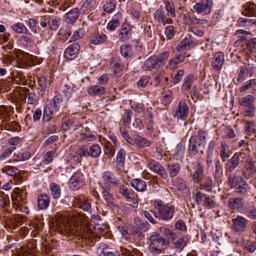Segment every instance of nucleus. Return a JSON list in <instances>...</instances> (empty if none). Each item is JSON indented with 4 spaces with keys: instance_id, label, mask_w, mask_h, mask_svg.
Wrapping results in <instances>:
<instances>
[{
    "instance_id": "f257e3e1",
    "label": "nucleus",
    "mask_w": 256,
    "mask_h": 256,
    "mask_svg": "<svg viewBox=\"0 0 256 256\" xmlns=\"http://www.w3.org/2000/svg\"><path fill=\"white\" fill-rule=\"evenodd\" d=\"M50 226L54 231H58L60 234H70V237L74 236L78 240L86 238L84 230L72 226L68 220L60 214H56L52 218Z\"/></svg>"
},
{
    "instance_id": "f03ea898",
    "label": "nucleus",
    "mask_w": 256,
    "mask_h": 256,
    "mask_svg": "<svg viewBox=\"0 0 256 256\" xmlns=\"http://www.w3.org/2000/svg\"><path fill=\"white\" fill-rule=\"evenodd\" d=\"M147 240L149 244L148 250L154 256L162 252V250L158 246H156V243L160 244L162 246L168 247L169 246V240L160 236V234L156 232H154L148 234Z\"/></svg>"
},
{
    "instance_id": "7ed1b4c3",
    "label": "nucleus",
    "mask_w": 256,
    "mask_h": 256,
    "mask_svg": "<svg viewBox=\"0 0 256 256\" xmlns=\"http://www.w3.org/2000/svg\"><path fill=\"white\" fill-rule=\"evenodd\" d=\"M154 208L158 211V213L154 212L156 218L160 217L164 220H168L173 216L174 206L162 204L159 200L154 201Z\"/></svg>"
},
{
    "instance_id": "20e7f679",
    "label": "nucleus",
    "mask_w": 256,
    "mask_h": 256,
    "mask_svg": "<svg viewBox=\"0 0 256 256\" xmlns=\"http://www.w3.org/2000/svg\"><path fill=\"white\" fill-rule=\"evenodd\" d=\"M26 196L22 192H14L11 196L13 208L17 212L28 214V210L26 205Z\"/></svg>"
},
{
    "instance_id": "39448f33",
    "label": "nucleus",
    "mask_w": 256,
    "mask_h": 256,
    "mask_svg": "<svg viewBox=\"0 0 256 256\" xmlns=\"http://www.w3.org/2000/svg\"><path fill=\"white\" fill-rule=\"evenodd\" d=\"M118 179L113 173L110 171H106L102 175L101 186L108 193L112 186H116L118 184Z\"/></svg>"
},
{
    "instance_id": "423d86ee",
    "label": "nucleus",
    "mask_w": 256,
    "mask_h": 256,
    "mask_svg": "<svg viewBox=\"0 0 256 256\" xmlns=\"http://www.w3.org/2000/svg\"><path fill=\"white\" fill-rule=\"evenodd\" d=\"M255 98L254 96L248 94L239 100V104L240 106L246 107L248 110L246 111V115L248 117L254 116L256 108L254 106Z\"/></svg>"
},
{
    "instance_id": "0eeeda50",
    "label": "nucleus",
    "mask_w": 256,
    "mask_h": 256,
    "mask_svg": "<svg viewBox=\"0 0 256 256\" xmlns=\"http://www.w3.org/2000/svg\"><path fill=\"white\" fill-rule=\"evenodd\" d=\"M228 184L232 188H236L240 192H246L248 188V184L241 176L231 174L228 178Z\"/></svg>"
},
{
    "instance_id": "6e6552de",
    "label": "nucleus",
    "mask_w": 256,
    "mask_h": 256,
    "mask_svg": "<svg viewBox=\"0 0 256 256\" xmlns=\"http://www.w3.org/2000/svg\"><path fill=\"white\" fill-rule=\"evenodd\" d=\"M212 0H202L193 6V8L198 14L204 13V14H209L211 12L212 6Z\"/></svg>"
},
{
    "instance_id": "1a4fd4ad",
    "label": "nucleus",
    "mask_w": 256,
    "mask_h": 256,
    "mask_svg": "<svg viewBox=\"0 0 256 256\" xmlns=\"http://www.w3.org/2000/svg\"><path fill=\"white\" fill-rule=\"evenodd\" d=\"M232 228L236 232H244L248 220L242 216H237L232 219Z\"/></svg>"
},
{
    "instance_id": "9d476101",
    "label": "nucleus",
    "mask_w": 256,
    "mask_h": 256,
    "mask_svg": "<svg viewBox=\"0 0 256 256\" xmlns=\"http://www.w3.org/2000/svg\"><path fill=\"white\" fill-rule=\"evenodd\" d=\"M83 175L80 172H76L70 178L69 185L74 190H78L84 184Z\"/></svg>"
},
{
    "instance_id": "9b49d317",
    "label": "nucleus",
    "mask_w": 256,
    "mask_h": 256,
    "mask_svg": "<svg viewBox=\"0 0 256 256\" xmlns=\"http://www.w3.org/2000/svg\"><path fill=\"white\" fill-rule=\"evenodd\" d=\"M256 173V168L254 166V160L249 158L246 160V164L242 171L243 176L246 179L250 178Z\"/></svg>"
},
{
    "instance_id": "f8f14e48",
    "label": "nucleus",
    "mask_w": 256,
    "mask_h": 256,
    "mask_svg": "<svg viewBox=\"0 0 256 256\" xmlns=\"http://www.w3.org/2000/svg\"><path fill=\"white\" fill-rule=\"evenodd\" d=\"M224 61V54L221 52H217L213 56L212 66L214 70H220L222 68Z\"/></svg>"
},
{
    "instance_id": "ddd939ff",
    "label": "nucleus",
    "mask_w": 256,
    "mask_h": 256,
    "mask_svg": "<svg viewBox=\"0 0 256 256\" xmlns=\"http://www.w3.org/2000/svg\"><path fill=\"white\" fill-rule=\"evenodd\" d=\"M80 46L78 43H74L68 46L64 51V58L68 60L75 58L79 53Z\"/></svg>"
},
{
    "instance_id": "4468645a",
    "label": "nucleus",
    "mask_w": 256,
    "mask_h": 256,
    "mask_svg": "<svg viewBox=\"0 0 256 256\" xmlns=\"http://www.w3.org/2000/svg\"><path fill=\"white\" fill-rule=\"evenodd\" d=\"M188 108L184 102H180L174 116L178 118L184 120L188 117Z\"/></svg>"
},
{
    "instance_id": "2eb2a0df",
    "label": "nucleus",
    "mask_w": 256,
    "mask_h": 256,
    "mask_svg": "<svg viewBox=\"0 0 256 256\" xmlns=\"http://www.w3.org/2000/svg\"><path fill=\"white\" fill-rule=\"evenodd\" d=\"M154 18L156 20L160 22L164 26L167 24H172V20L168 18L164 11L162 10H158L154 14Z\"/></svg>"
},
{
    "instance_id": "dca6fc26",
    "label": "nucleus",
    "mask_w": 256,
    "mask_h": 256,
    "mask_svg": "<svg viewBox=\"0 0 256 256\" xmlns=\"http://www.w3.org/2000/svg\"><path fill=\"white\" fill-rule=\"evenodd\" d=\"M148 166L152 170L160 174L163 178H167V173L164 168L158 162L155 161L150 162L148 164Z\"/></svg>"
},
{
    "instance_id": "f3484780",
    "label": "nucleus",
    "mask_w": 256,
    "mask_h": 256,
    "mask_svg": "<svg viewBox=\"0 0 256 256\" xmlns=\"http://www.w3.org/2000/svg\"><path fill=\"white\" fill-rule=\"evenodd\" d=\"M33 60V56L28 54H20L18 56V67L24 68Z\"/></svg>"
},
{
    "instance_id": "a211bd4d",
    "label": "nucleus",
    "mask_w": 256,
    "mask_h": 256,
    "mask_svg": "<svg viewBox=\"0 0 256 256\" xmlns=\"http://www.w3.org/2000/svg\"><path fill=\"white\" fill-rule=\"evenodd\" d=\"M79 12L78 8H73L64 14V19L68 24H73L78 18Z\"/></svg>"
},
{
    "instance_id": "6ab92c4d",
    "label": "nucleus",
    "mask_w": 256,
    "mask_h": 256,
    "mask_svg": "<svg viewBox=\"0 0 256 256\" xmlns=\"http://www.w3.org/2000/svg\"><path fill=\"white\" fill-rule=\"evenodd\" d=\"M131 31L132 29L130 24L126 22L123 23L120 30V40L124 41L128 39L131 34Z\"/></svg>"
},
{
    "instance_id": "aec40b11",
    "label": "nucleus",
    "mask_w": 256,
    "mask_h": 256,
    "mask_svg": "<svg viewBox=\"0 0 256 256\" xmlns=\"http://www.w3.org/2000/svg\"><path fill=\"white\" fill-rule=\"evenodd\" d=\"M194 165L196 171L192 174V180L194 182L199 183L200 182V177L204 173V168L199 161H196Z\"/></svg>"
},
{
    "instance_id": "412c9836",
    "label": "nucleus",
    "mask_w": 256,
    "mask_h": 256,
    "mask_svg": "<svg viewBox=\"0 0 256 256\" xmlns=\"http://www.w3.org/2000/svg\"><path fill=\"white\" fill-rule=\"evenodd\" d=\"M132 186L138 192H144L146 190V182L140 179H133L130 182Z\"/></svg>"
},
{
    "instance_id": "4be33fe9",
    "label": "nucleus",
    "mask_w": 256,
    "mask_h": 256,
    "mask_svg": "<svg viewBox=\"0 0 256 256\" xmlns=\"http://www.w3.org/2000/svg\"><path fill=\"white\" fill-rule=\"evenodd\" d=\"M50 204V198L46 194H42L38 197V206L39 209L44 210L48 207Z\"/></svg>"
},
{
    "instance_id": "5701e85b",
    "label": "nucleus",
    "mask_w": 256,
    "mask_h": 256,
    "mask_svg": "<svg viewBox=\"0 0 256 256\" xmlns=\"http://www.w3.org/2000/svg\"><path fill=\"white\" fill-rule=\"evenodd\" d=\"M228 207L232 210H238L243 207L242 199L240 198H232L228 201Z\"/></svg>"
},
{
    "instance_id": "b1692460",
    "label": "nucleus",
    "mask_w": 256,
    "mask_h": 256,
    "mask_svg": "<svg viewBox=\"0 0 256 256\" xmlns=\"http://www.w3.org/2000/svg\"><path fill=\"white\" fill-rule=\"evenodd\" d=\"M155 57L156 64L158 68L162 66L166 62L168 56L169 52H165L159 54L158 56H154Z\"/></svg>"
},
{
    "instance_id": "393cba45",
    "label": "nucleus",
    "mask_w": 256,
    "mask_h": 256,
    "mask_svg": "<svg viewBox=\"0 0 256 256\" xmlns=\"http://www.w3.org/2000/svg\"><path fill=\"white\" fill-rule=\"evenodd\" d=\"M200 146L199 144L197 142V140L195 137H192L189 140V154L191 156H194L198 153V148Z\"/></svg>"
},
{
    "instance_id": "a878e982",
    "label": "nucleus",
    "mask_w": 256,
    "mask_h": 256,
    "mask_svg": "<svg viewBox=\"0 0 256 256\" xmlns=\"http://www.w3.org/2000/svg\"><path fill=\"white\" fill-rule=\"evenodd\" d=\"M88 92L90 96H101L104 92V88L102 86H90L88 90Z\"/></svg>"
},
{
    "instance_id": "bb28decb",
    "label": "nucleus",
    "mask_w": 256,
    "mask_h": 256,
    "mask_svg": "<svg viewBox=\"0 0 256 256\" xmlns=\"http://www.w3.org/2000/svg\"><path fill=\"white\" fill-rule=\"evenodd\" d=\"M207 196L198 189H196L192 192V198L196 200L198 204H200L202 203L204 204Z\"/></svg>"
},
{
    "instance_id": "cd10ccee",
    "label": "nucleus",
    "mask_w": 256,
    "mask_h": 256,
    "mask_svg": "<svg viewBox=\"0 0 256 256\" xmlns=\"http://www.w3.org/2000/svg\"><path fill=\"white\" fill-rule=\"evenodd\" d=\"M155 60L154 56L148 58L144 62L143 68L146 70L158 68Z\"/></svg>"
},
{
    "instance_id": "c85d7f7f",
    "label": "nucleus",
    "mask_w": 256,
    "mask_h": 256,
    "mask_svg": "<svg viewBox=\"0 0 256 256\" xmlns=\"http://www.w3.org/2000/svg\"><path fill=\"white\" fill-rule=\"evenodd\" d=\"M106 38L105 34H94L90 38V44L98 45L104 43Z\"/></svg>"
},
{
    "instance_id": "c756f323",
    "label": "nucleus",
    "mask_w": 256,
    "mask_h": 256,
    "mask_svg": "<svg viewBox=\"0 0 256 256\" xmlns=\"http://www.w3.org/2000/svg\"><path fill=\"white\" fill-rule=\"evenodd\" d=\"M52 101L53 106L56 110H59V108L61 107H62V109L66 108V104H64L62 98L60 94H58L56 96H55L52 98Z\"/></svg>"
},
{
    "instance_id": "7c9ffc66",
    "label": "nucleus",
    "mask_w": 256,
    "mask_h": 256,
    "mask_svg": "<svg viewBox=\"0 0 256 256\" xmlns=\"http://www.w3.org/2000/svg\"><path fill=\"white\" fill-rule=\"evenodd\" d=\"M220 156L222 161L225 162L230 156L229 146L225 142H222L220 149Z\"/></svg>"
},
{
    "instance_id": "2f4dec72",
    "label": "nucleus",
    "mask_w": 256,
    "mask_h": 256,
    "mask_svg": "<svg viewBox=\"0 0 256 256\" xmlns=\"http://www.w3.org/2000/svg\"><path fill=\"white\" fill-rule=\"evenodd\" d=\"M194 82V76L192 74L187 76L184 79L183 84L182 86V91L188 90L192 86Z\"/></svg>"
},
{
    "instance_id": "473e14b6",
    "label": "nucleus",
    "mask_w": 256,
    "mask_h": 256,
    "mask_svg": "<svg viewBox=\"0 0 256 256\" xmlns=\"http://www.w3.org/2000/svg\"><path fill=\"white\" fill-rule=\"evenodd\" d=\"M245 44L244 50H246V54H250L252 52L253 50L256 48V38L250 39L246 41Z\"/></svg>"
},
{
    "instance_id": "72a5a7b5",
    "label": "nucleus",
    "mask_w": 256,
    "mask_h": 256,
    "mask_svg": "<svg viewBox=\"0 0 256 256\" xmlns=\"http://www.w3.org/2000/svg\"><path fill=\"white\" fill-rule=\"evenodd\" d=\"M192 43L190 36L185 38L176 47V50L178 52L182 51L185 50L187 46H190Z\"/></svg>"
},
{
    "instance_id": "f704fd0d",
    "label": "nucleus",
    "mask_w": 256,
    "mask_h": 256,
    "mask_svg": "<svg viewBox=\"0 0 256 256\" xmlns=\"http://www.w3.org/2000/svg\"><path fill=\"white\" fill-rule=\"evenodd\" d=\"M101 153V148L98 144H95L92 146L88 150V156L94 158H98Z\"/></svg>"
},
{
    "instance_id": "c9c22d12",
    "label": "nucleus",
    "mask_w": 256,
    "mask_h": 256,
    "mask_svg": "<svg viewBox=\"0 0 256 256\" xmlns=\"http://www.w3.org/2000/svg\"><path fill=\"white\" fill-rule=\"evenodd\" d=\"M240 158L236 154H234L233 156L230 158L228 163V164L227 170L230 171L234 170L239 164Z\"/></svg>"
},
{
    "instance_id": "e433bc0d",
    "label": "nucleus",
    "mask_w": 256,
    "mask_h": 256,
    "mask_svg": "<svg viewBox=\"0 0 256 256\" xmlns=\"http://www.w3.org/2000/svg\"><path fill=\"white\" fill-rule=\"evenodd\" d=\"M14 82L20 85H26V76L22 72H18L13 78Z\"/></svg>"
},
{
    "instance_id": "4c0bfd02",
    "label": "nucleus",
    "mask_w": 256,
    "mask_h": 256,
    "mask_svg": "<svg viewBox=\"0 0 256 256\" xmlns=\"http://www.w3.org/2000/svg\"><path fill=\"white\" fill-rule=\"evenodd\" d=\"M256 85V78L250 80L245 82L240 88L239 90L240 92H244Z\"/></svg>"
},
{
    "instance_id": "58836bf2",
    "label": "nucleus",
    "mask_w": 256,
    "mask_h": 256,
    "mask_svg": "<svg viewBox=\"0 0 256 256\" xmlns=\"http://www.w3.org/2000/svg\"><path fill=\"white\" fill-rule=\"evenodd\" d=\"M2 173H6L9 176H14L19 173V170L13 166H5L2 169Z\"/></svg>"
},
{
    "instance_id": "ea45409f",
    "label": "nucleus",
    "mask_w": 256,
    "mask_h": 256,
    "mask_svg": "<svg viewBox=\"0 0 256 256\" xmlns=\"http://www.w3.org/2000/svg\"><path fill=\"white\" fill-rule=\"evenodd\" d=\"M197 140V142L199 144L200 146H204L208 138V134L206 132L204 131H200L198 132V136L195 138Z\"/></svg>"
},
{
    "instance_id": "a19ab883",
    "label": "nucleus",
    "mask_w": 256,
    "mask_h": 256,
    "mask_svg": "<svg viewBox=\"0 0 256 256\" xmlns=\"http://www.w3.org/2000/svg\"><path fill=\"white\" fill-rule=\"evenodd\" d=\"M12 30L18 34H24L28 30L26 26L22 23L18 22L13 24L12 26Z\"/></svg>"
},
{
    "instance_id": "79ce46f5",
    "label": "nucleus",
    "mask_w": 256,
    "mask_h": 256,
    "mask_svg": "<svg viewBox=\"0 0 256 256\" xmlns=\"http://www.w3.org/2000/svg\"><path fill=\"white\" fill-rule=\"evenodd\" d=\"M135 144L138 146L142 148L148 146L150 144V142L148 140L139 136H135Z\"/></svg>"
},
{
    "instance_id": "37998d69",
    "label": "nucleus",
    "mask_w": 256,
    "mask_h": 256,
    "mask_svg": "<svg viewBox=\"0 0 256 256\" xmlns=\"http://www.w3.org/2000/svg\"><path fill=\"white\" fill-rule=\"evenodd\" d=\"M188 241V238L185 236H183L174 242V247L179 251H182L186 246Z\"/></svg>"
},
{
    "instance_id": "c03bdc74",
    "label": "nucleus",
    "mask_w": 256,
    "mask_h": 256,
    "mask_svg": "<svg viewBox=\"0 0 256 256\" xmlns=\"http://www.w3.org/2000/svg\"><path fill=\"white\" fill-rule=\"evenodd\" d=\"M50 188L53 198L56 199L59 198L60 196V188L58 185L52 182L50 184Z\"/></svg>"
},
{
    "instance_id": "a18cd8bd",
    "label": "nucleus",
    "mask_w": 256,
    "mask_h": 256,
    "mask_svg": "<svg viewBox=\"0 0 256 256\" xmlns=\"http://www.w3.org/2000/svg\"><path fill=\"white\" fill-rule=\"evenodd\" d=\"M16 162L25 161L28 160L31 156V154L28 151H24L19 152L18 154H15Z\"/></svg>"
},
{
    "instance_id": "49530a36",
    "label": "nucleus",
    "mask_w": 256,
    "mask_h": 256,
    "mask_svg": "<svg viewBox=\"0 0 256 256\" xmlns=\"http://www.w3.org/2000/svg\"><path fill=\"white\" fill-rule=\"evenodd\" d=\"M125 151L123 149L120 150L116 156V164L120 168L124 166L125 160Z\"/></svg>"
},
{
    "instance_id": "de8ad7c7",
    "label": "nucleus",
    "mask_w": 256,
    "mask_h": 256,
    "mask_svg": "<svg viewBox=\"0 0 256 256\" xmlns=\"http://www.w3.org/2000/svg\"><path fill=\"white\" fill-rule=\"evenodd\" d=\"M60 20L56 18H50L48 22V24L50 30H56L60 26Z\"/></svg>"
},
{
    "instance_id": "09e8293b",
    "label": "nucleus",
    "mask_w": 256,
    "mask_h": 256,
    "mask_svg": "<svg viewBox=\"0 0 256 256\" xmlns=\"http://www.w3.org/2000/svg\"><path fill=\"white\" fill-rule=\"evenodd\" d=\"M120 52L124 57H130L132 55L131 46L128 44H124L120 47Z\"/></svg>"
},
{
    "instance_id": "8fccbe9b",
    "label": "nucleus",
    "mask_w": 256,
    "mask_h": 256,
    "mask_svg": "<svg viewBox=\"0 0 256 256\" xmlns=\"http://www.w3.org/2000/svg\"><path fill=\"white\" fill-rule=\"evenodd\" d=\"M54 150H50L46 152L42 157V162L44 164H48L51 162L55 156Z\"/></svg>"
},
{
    "instance_id": "3c124183",
    "label": "nucleus",
    "mask_w": 256,
    "mask_h": 256,
    "mask_svg": "<svg viewBox=\"0 0 256 256\" xmlns=\"http://www.w3.org/2000/svg\"><path fill=\"white\" fill-rule=\"evenodd\" d=\"M180 166L178 164H170L168 166L169 174L171 177H174L177 175L180 171Z\"/></svg>"
},
{
    "instance_id": "603ef678",
    "label": "nucleus",
    "mask_w": 256,
    "mask_h": 256,
    "mask_svg": "<svg viewBox=\"0 0 256 256\" xmlns=\"http://www.w3.org/2000/svg\"><path fill=\"white\" fill-rule=\"evenodd\" d=\"M96 139L95 136L92 134L90 132L85 131L84 132L80 134V140L86 141H93Z\"/></svg>"
},
{
    "instance_id": "864d4df0",
    "label": "nucleus",
    "mask_w": 256,
    "mask_h": 256,
    "mask_svg": "<svg viewBox=\"0 0 256 256\" xmlns=\"http://www.w3.org/2000/svg\"><path fill=\"white\" fill-rule=\"evenodd\" d=\"M120 192L127 198H132L134 196L133 192L124 186H121L120 187Z\"/></svg>"
},
{
    "instance_id": "5fc2aeb1",
    "label": "nucleus",
    "mask_w": 256,
    "mask_h": 256,
    "mask_svg": "<svg viewBox=\"0 0 256 256\" xmlns=\"http://www.w3.org/2000/svg\"><path fill=\"white\" fill-rule=\"evenodd\" d=\"M201 186L207 190H212V179L210 177H206L202 181H201Z\"/></svg>"
},
{
    "instance_id": "6e6d98bb",
    "label": "nucleus",
    "mask_w": 256,
    "mask_h": 256,
    "mask_svg": "<svg viewBox=\"0 0 256 256\" xmlns=\"http://www.w3.org/2000/svg\"><path fill=\"white\" fill-rule=\"evenodd\" d=\"M108 245L104 244H100L97 248L96 254L98 256H106L108 250Z\"/></svg>"
},
{
    "instance_id": "4d7b16f0",
    "label": "nucleus",
    "mask_w": 256,
    "mask_h": 256,
    "mask_svg": "<svg viewBox=\"0 0 256 256\" xmlns=\"http://www.w3.org/2000/svg\"><path fill=\"white\" fill-rule=\"evenodd\" d=\"M53 112L50 108L46 106L43 114V120L44 122H48L52 118Z\"/></svg>"
},
{
    "instance_id": "13d9d810",
    "label": "nucleus",
    "mask_w": 256,
    "mask_h": 256,
    "mask_svg": "<svg viewBox=\"0 0 256 256\" xmlns=\"http://www.w3.org/2000/svg\"><path fill=\"white\" fill-rule=\"evenodd\" d=\"M248 71V68L246 66L241 68L239 74L238 76L237 80L240 82H244L246 78V72Z\"/></svg>"
},
{
    "instance_id": "bf43d9fd",
    "label": "nucleus",
    "mask_w": 256,
    "mask_h": 256,
    "mask_svg": "<svg viewBox=\"0 0 256 256\" xmlns=\"http://www.w3.org/2000/svg\"><path fill=\"white\" fill-rule=\"evenodd\" d=\"M117 19L112 20L108 24L107 28L110 30H113L119 25V21L118 18L120 17V14H116L115 16Z\"/></svg>"
},
{
    "instance_id": "052dcab7",
    "label": "nucleus",
    "mask_w": 256,
    "mask_h": 256,
    "mask_svg": "<svg viewBox=\"0 0 256 256\" xmlns=\"http://www.w3.org/2000/svg\"><path fill=\"white\" fill-rule=\"evenodd\" d=\"M245 128L246 134L248 135H250L256 132V130L254 128V123L251 121L246 122Z\"/></svg>"
},
{
    "instance_id": "680f3d73",
    "label": "nucleus",
    "mask_w": 256,
    "mask_h": 256,
    "mask_svg": "<svg viewBox=\"0 0 256 256\" xmlns=\"http://www.w3.org/2000/svg\"><path fill=\"white\" fill-rule=\"evenodd\" d=\"M165 36L168 40H170L175 34L174 28L172 26H169L166 28L164 31Z\"/></svg>"
},
{
    "instance_id": "e2e57ef3",
    "label": "nucleus",
    "mask_w": 256,
    "mask_h": 256,
    "mask_svg": "<svg viewBox=\"0 0 256 256\" xmlns=\"http://www.w3.org/2000/svg\"><path fill=\"white\" fill-rule=\"evenodd\" d=\"M15 149L16 148L14 146L6 148L0 154V160H4L8 157Z\"/></svg>"
},
{
    "instance_id": "0e129e2a",
    "label": "nucleus",
    "mask_w": 256,
    "mask_h": 256,
    "mask_svg": "<svg viewBox=\"0 0 256 256\" xmlns=\"http://www.w3.org/2000/svg\"><path fill=\"white\" fill-rule=\"evenodd\" d=\"M38 24L37 20L34 18H29L28 24L30 30L34 34L37 33L36 25Z\"/></svg>"
},
{
    "instance_id": "69168bd1",
    "label": "nucleus",
    "mask_w": 256,
    "mask_h": 256,
    "mask_svg": "<svg viewBox=\"0 0 256 256\" xmlns=\"http://www.w3.org/2000/svg\"><path fill=\"white\" fill-rule=\"evenodd\" d=\"M83 35L82 30L78 29L75 31L70 38V42H74L79 40Z\"/></svg>"
},
{
    "instance_id": "338daca9",
    "label": "nucleus",
    "mask_w": 256,
    "mask_h": 256,
    "mask_svg": "<svg viewBox=\"0 0 256 256\" xmlns=\"http://www.w3.org/2000/svg\"><path fill=\"white\" fill-rule=\"evenodd\" d=\"M116 7V2L114 1L106 2L104 6V9L105 12L108 13L112 12Z\"/></svg>"
},
{
    "instance_id": "774afa93",
    "label": "nucleus",
    "mask_w": 256,
    "mask_h": 256,
    "mask_svg": "<svg viewBox=\"0 0 256 256\" xmlns=\"http://www.w3.org/2000/svg\"><path fill=\"white\" fill-rule=\"evenodd\" d=\"M134 221L136 226L141 230L144 232L148 230V228L146 226V223L142 222L139 218H135Z\"/></svg>"
}]
</instances>
